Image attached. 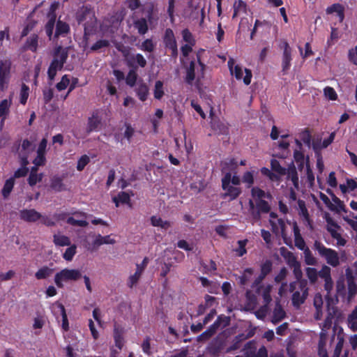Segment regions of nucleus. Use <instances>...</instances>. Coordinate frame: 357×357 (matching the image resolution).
<instances>
[{
	"label": "nucleus",
	"mask_w": 357,
	"mask_h": 357,
	"mask_svg": "<svg viewBox=\"0 0 357 357\" xmlns=\"http://www.w3.org/2000/svg\"><path fill=\"white\" fill-rule=\"evenodd\" d=\"M326 13L328 15L335 14L340 22H342L344 17V7L340 3H334L328 7L326 10Z\"/></svg>",
	"instance_id": "aec40b11"
},
{
	"label": "nucleus",
	"mask_w": 357,
	"mask_h": 357,
	"mask_svg": "<svg viewBox=\"0 0 357 357\" xmlns=\"http://www.w3.org/2000/svg\"><path fill=\"white\" fill-rule=\"evenodd\" d=\"M52 310L56 318H58L59 315L63 317L66 314L64 306L58 302L52 305Z\"/></svg>",
	"instance_id": "79ce46f5"
},
{
	"label": "nucleus",
	"mask_w": 357,
	"mask_h": 357,
	"mask_svg": "<svg viewBox=\"0 0 357 357\" xmlns=\"http://www.w3.org/2000/svg\"><path fill=\"white\" fill-rule=\"evenodd\" d=\"M53 241L54 244L58 246H68L71 243V241L68 236L60 234L54 235Z\"/></svg>",
	"instance_id": "c756f323"
},
{
	"label": "nucleus",
	"mask_w": 357,
	"mask_h": 357,
	"mask_svg": "<svg viewBox=\"0 0 357 357\" xmlns=\"http://www.w3.org/2000/svg\"><path fill=\"white\" fill-rule=\"evenodd\" d=\"M69 31V26L68 24L61 21H58L56 24V35L64 34Z\"/></svg>",
	"instance_id": "603ef678"
},
{
	"label": "nucleus",
	"mask_w": 357,
	"mask_h": 357,
	"mask_svg": "<svg viewBox=\"0 0 357 357\" xmlns=\"http://www.w3.org/2000/svg\"><path fill=\"white\" fill-rule=\"evenodd\" d=\"M229 323V319L226 317H218L217 320L210 326V328L202 333L199 337L198 340H206L211 337L216 331L220 328L226 326Z\"/></svg>",
	"instance_id": "39448f33"
},
{
	"label": "nucleus",
	"mask_w": 357,
	"mask_h": 357,
	"mask_svg": "<svg viewBox=\"0 0 357 357\" xmlns=\"http://www.w3.org/2000/svg\"><path fill=\"white\" fill-rule=\"evenodd\" d=\"M272 289L273 286L270 284H263L256 289L257 294L262 296L265 305H268L272 301L271 296Z\"/></svg>",
	"instance_id": "dca6fc26"
},
{
	"label": "nucleus",
	"mask_w": 357,
	"mask_h": 357,
	"mask_svg": "<svg viewBox=\"0 0 357 357\" xmlns=\"http://www.w3.org/2000/svg\"><path fill=\"white\" fill-rule=\"evenodd\" d=\"M114 202L116 204V206H119V203L127 204L130 202V196L127 192H121L117 197L113 198Z\"/></svg>",
	"instance_id": "a19ab883"
},
{
	"label": "nucleus",
	"mask_w": 357,
	"mask_h": 357,
	"mask_svg": "<svg viewBox=\"0 0 357 357\" xmlns=\"http://www.w3.org/2000/svg\"><path fill=\"white\" fill-rule=\"evenodd\" d=\"M196 63L191 61L189 67L187 68V73L185 80L188 84H192V82L196 79L195 75Z\"/></svg>",
	"instance_id": "473e14b6"
},
{
	"label": "nucleus",
	"mask_w": 357,
	"mask_h": 357,
	"mask_svg": "<svg viewBox=\"0 0 357 357\" xmlns=\"http://www.w3.org/2000/svg\"><path fill=\"white\" fill-rule=\"evenodd\" d=\"M314 305L316 308V312L314 317L316 319H320L322 317V305L323 299L322 296L319 294H317L314 298Z\"/></svg>",
	"instance_id": "a878e982"
},
{
	"label": "nucleus",
	"mask_w": 357,
	"mask_h": 357,
	"mask_svg": "<svg viewBox=\"0 0 357 357\" xmlns=\"http://www.w3.org/2000/svg\"><path fill=\"white\" fill-rule=\"evenodd\" d=\"M28 163L29 162L26 158L22 159V166L15 172L13 177L14 179L15 178H20L26 175L28 173V169L26 167V166L28 165Z\"/></svg>",
	"instance_id": "4c0bfd02"
},
{
	"label": "nucleus",
	"mask_w": 357,
	"mask_h": 357,
	"mask_svg": "<svg viewBox=\"0 0 357 357\" xmlns=\"http://www.w3.org/2000/svg\"><path fill=\"white\" fill-rule=\"evenodd\" d=\"M61 64L57 63V61H52L48 69V77L50 81H52L54 79V77L56 75V72L61 70Z\"/></svg>",
	"instance_id": "c9c22d12"
},
{
	"label": "nucleus",
	"mask_w": 357,
	"mask_h": 357,
	"mask_svg": "<svg viewBox=\"0 0 357 357\" xmlns=\"http://www.w3.org/2000/svg\"><path fill=\"white\" fill-rule=\"evenodd\" d=\"M20 218L26 222H34L42 218V215L34 209H24L20 212Z\"/></svg>",
	"instance_id": "2eb2a0df"
},
{
	"label": "nucleus",
	"mask_w": 357,
	"mask_h": 357,
	"mask_svg": "<svg viewBox=\"0 0 357 357\" xmlns=\"http://www.w3.org/2000/svg\"><path fill=\"white\" fill-rule=\"evenodd\" d=\"M50 187L55 191L60 192L65 189L62 178L54 176L51 178Z\"/></svg>",
	"instance_id": "2f4dec72"
},
{
	"label": "nucleus",
	"mask_w": 357,
	"mask_h": 357,
	"mask_svg": "<svg viewBox=\"0 0 357 357\" xmlns=\"http://www.w3.org/2000/svg\"><path fill=\"white\" fill-rule=\"evenodd\" d=\"M29 97V87L23 84L20 91V102L24 105Z\"/></svg>",
	"instance_id": "e2e57ef3"
},
{
	"label": "nucleus",
	"mask_w": 357,
	"mask_h": 357,
	"mask_svg": "<svg viewBox=\"0 0 357 357\" xmlns=\"http://www.w3.org/2000/svg\"><path fill=\"white\" fill-rule=\"evenodd\" d=\"M101 125V116L99 112H93L91 116L88 119L86 132L87 134L91 132H96L99 130Z\"/></svg>",
	"instance_id": "9b49d317"
},
{
	"label": "nucleus",
	"mask_w": 357,
	"mask_h": 357,
	"mask_svg": "<svg viewBox=\"0 0 357 357\" xmlns=\"http://www.w3.org/2000/svg\"><path fill=\"white\" fill-rule=\"evenodd\" d=\"M269 222L273 231L276 234L280 233L282 236L284 238L287 236L284 221L282 219L277 218V215L272 212L270 213Z\"/></svg>",
	"instance_id": "1a4fd4ad"
},
{
	"label": "nucleus",
	"mask_w": 357,
	"mask_h": 357,
	"mask_svg": "<svg viewBox=\"0 0 357 357\" xmlns=\"http://www.w3.org/2000/svg\"><path fill=\"white\" fill-rule=\"evenodd\" d=\"M37 168L32 167L31 169L30 175L29 176L28 182L31 186L36 185L37 183L42 181L43 178V174H38Z\"/></svg>",
	"instance_id": "c85d7f7f"
},
{
	"label": "nucleus",
	"mask_w": 357,
	"mask_h": 357,
	"mask_svg": "<svg viewBox=\"0 0 357 357\" xmlns=\"http://www.w3.org/2000/svg\"><path fill=\"white\" fill-rule=\"evenodd\" d=\"M298 213L301 216H302L305 221L309 222V214L307 210L305 207V202L302 200H298Z\"/></svg>",
	"instance_id": "49530a36"
},
{
	"label": "nucleus",
	"mask_w": 357,
	"mask_h": 357,
	"mask_svg": "<svg viewBox=\"0 0 357 357\" xmlns=\"http://www.w3.org/2000/svg\"><path fill=\"white\" fill-rule=\"evenodd\" d=\"M70 84V79L68 75H63L61 78V80L57 83L56 87L59 91H63L66 89L68 86Z\"/></svg>",
	"instance_id": "bf43d9fd"
},
{
	"label": "nucleus",
	"mask_w": 357,
	"mask_h": 357,
	"mask_svg": "<svg viewBox=\"0 0 357 357\" xmlns=\"http://www.w3.org/2000/svg\"><path fill=\"white\" fill-rule=\"evenodd\" d=\"M94 239L91 243V247L93 249H97L102 245H114L116 243L114 236L109 234L107 236H102L100 234H93Z\"/></svg>",
	"instance_id": "9d476101"
},
{
	"label": "nucleus",
	"mask_w": 357,
	"mask_h": 357,
	"mask_svg": "<svg viewBox=\"0 0 357 357\" xmlns=\"http://www.w3.org/2000/svg\"><path fill=\"white\" fill-rule=\"evenodd\" d=\"M324 94L326 98L331 100H335L337 98V93L331 86H326L324 89Z\"/></svg>",
	"instance_id": "8fccbe9b"
},
{
	"label": "nucleus",
	"mask_w": 357,
	"mask_h": 357,
	"mask_svg": "<svg viewBox=\"0 0 357 357\" xmlns=\"http://www.w3.org/2000/svg\"><path fill=\"white\" fill-rule=\"evenodd\" d=\"M331 204L329 206V209L335 212L345 211L344 204L338 197L332 195Z\"/></svg>",
	"instance_id": "bb28decb"
},
{
	"label": "nucleus",
	"mask_w": 357,
	"mask_h": 357,
	"mask_svg": "<svg viewBox=\"0 0 357 357\" xmlns=\"http://www.w3.org/2000/svg\"><path fill=\"white\" fill-rule=\"evenodd\" d=\"M142 273L143 271H142V269L136 267L135 273L133 275H131L128 280V285L130 287H132L136 285L141 278Z\"/></svg>",
	"instance_id": "e433bc0d"
},
{
	"label": "nucleus",
	"mask_w": 357,
	"mask_h": 357,
	"mask_svg": "<svg viewBox=\"0 0 357 357\" xmlns=\"http://www.w3.org/2000/svg\"><path fill=\"white\" fill-rule=\"evenodd\" d=\"M82 278V273L78 269L63 268L54 275V283L59 287H63L65 282H75Z\"/></svg>",
	"instance_id": "f03ea898"
},
{
	"label": "nucleus",
	"mask_w": 357,
	"mask_h": 357,
	"mask_svg": "<svg viewBox=\"0 0 357 357\" xmlns=\"http://www.w3.org/2000/svg\"><path fill=\"white\" fill-rule=\"evenodd\" d=\"M319 276L325 280H329L331 277V268L328 266H323L319 272H318Z\"/></svg>",
	"instance_id": "680f3d73"
},
{
	"label": "nucleus",
	"mask_w": 357,
	"mask_h": 357,
	"mask_svg": "<svg viewBox=\"0 0 357 357\" xmlns=\"http://www.w3.org/2000/svg\"><path fill=\"white\" fill-rule=\"evenodd\" d=\"M233 8H234V15L232 16L233 18H235L236 17L243 15V14L246 15L247 12H248L246 3L241 0L236 1L234 3Z\"/></svg>",
	"instance_id": "b1692460"
},
{
	"label": "nucleus",
	"mask_w": 357,
	"mask_h": 357,
	"mask_svg": "<svg viewBox=\"0 0 357 357\" xmlns=\"http://www.w3.org/2000/svg\"><path fill=\"white\" fill-rule=\"evenodd\" d=\"M243 182L250 188L254 183V176L252 172H247L243 176Z\"/></svg>",
	"instance_id": "69168bd1"
},
{
	"label": "nucleus",
	"mask_w": 357,
	"mask_h": 357,
	"mask_svg": "<svg viewBox=\"0 0 357 357\" xmlns=\"http://www.w3.org/2000/svg\"><path fill=\"white\" fill-rule=\"evenodd\" d=\"M54 270L48 266H43L35 273V277L38 280L47 279L53 274Z\"/></svg>",
	"instance_id": "cd10ccee"
},
{
	"label": "nucleus",
	"mask_w": 357,
	"mask_h": 357,
	"mask_svg": "<svg viewBox=\"0 0 357 357\" xmlns=\"http://www.w3.org/2000/svg\"><path fill=\"white\" fill-rule=\"evenodd\" d=\"M280 48L283 50L282 58V71L284 74H287L291 66V49L286 41H283L280 45Z\"/></svg>",
	"instance_id": "6e6552de"
},
{
	"label": "nucleus",
	"mask_w": 357,
	"mask_h": 357,
	"mask_svg": "<svg viewBox=\"0 0 357 357\" xmlns=\"http://www.w3.org/2000/svg\"><path fill=\"white\" fill-rule=\"evenodd\" d=\"M76 245H73L71 246H70L69 248H68L66 249V250L65 251V252L63 253V257L66 260V261H71L74 257V255H75L76 253Z\"/></svg>",
	"instance_id": "3c124183"
},
{
	"label": "nucleus",
	"mask_w": 357,
	"mask_h": 357,
	"mask_svg": "<svg viewBox=\"0 0 357 357\" xmlns=\"http://www.w3.org/2000/svg\"><path fill=\"white\" fill-rule=\"evenodd\" d=\"M68 58V50L59 46L55 51L54 59L52 61H57L58 64H61V68H63L64 63Z\"/></svg>",
	"instance_id": "412c9836"
},
{
	"label": "nucleus",
	"mask_w": 357,
	"mask_h": 357,
	"mask_svg": "<svg viewBox=\"0 0 357 357\" xmlns=\"http://www.w3.org/2000/svg\"><path fill=\"white\" fill-rule=\"evenodd\" d=\"M137 74L136 73V72L133 70H130L126 78V84L128 86L133 87L134 86H136V84L137 82Z\"/></svg>",
	"instance_id": "a18cd8bd"
},
{
	"label": "nucleus",
	"mask_w": 357,
	"mask_h": 357,
	"mask_svg": "<svg viewBox=\"0 0 357 357\" xmlns=\"http://www.w3.org/2000/svg\"><path fill=\"white\" fill-rule=\"evenodd\" d=\"M94 17L93 12L88 7L81 8L77 13V20L79 23L87 20L88 19L92 20Z\"/></svg>",
	"instance_id": "4be33fe9"
},
{
	"label": "nucleus",
	"mask_w": 357,
	"mask_h": 357,
	"mask_svg": "<svg viewBox=\"0 0 357 357\" xmlns=\"http://www.w3.org/2000/svg\"><path fill=\"white\" fill-rule=\"evenodd\" d=\"M134 26L137 29L138 33L141 35H144L148 31L147 21L144 18L135 20L134 22Z\"/></svg>",
	"instance_id": "7c9ffc66"
},
{
	"label": "nucleus",
	"mask_w": 357,
	"mask_h": 357,
	"mask_svg": "<svg viewBox=\"0 0 357 357\" xmlns=\"http://www.w3.org/2000/svg\"><path fill=\"white\" fill-rule=\"evenodd\" d=\"M305 271L307 277L310 281L312 283L315 282L317 280L319 276L317 271L314 268H307Z\"/></svg>",
	"instance_id": "6e6d98bb"
},
{
	"label": "nucleus",
	"mask_w": 357,
	"mask_h": 357,
	"mask_svg": "<svg viewBox=\"0 0 357 357\" xmlns=\"http://www.w3.org/2000/svg\"><path fill=\"white\" fill-rule=\"evenodd\" d=\"M11 63L9 61H2L0 62V90L5 91L10 78Z\"/></svg>",
	"instance_id": "423d86ee"
},
{
	"label": "nucleus",
	"mask_w": 357,
	"mask_h": 357,
	"mask_svg": "<svg viewBox=\"0 0 357 357\" xmlns=\"http://www.w3.org/2000/svg\"><path fill=\"white\" fill-rule=\"evenodd\" d=\"M151 223L153 227H160L165 230L168 229L172 226L171 222L164 220L160 217L156 215L151 218Z\"/></svg>",
	"instance_id": "393cba45"
},
{
	"label": "nucleus",
	"mask_w": 357,
	"mask_h": 357,
	"mask_svg": "<svg viewBox=\"0 0 357 357\" xmlns=\"http://www.w3.org/2000/svg\"><path fill=\"white\" fill-rule=\"evenodd\" d=\"M89 161L90 158L88 155H84L81 156L77 162V169L78 171H82L86 167V165L89 162Z\"/></svg>",
	"instance_id": "13d9d810"
},
{
	"label": "nucleus",
	"mask_w": 357,
	"mask_h": 357,
	"mask_svg": "<svg viewBox=\"0 0 357 357\" xmlns=\"http://www.w3.org/2000/svg\"><path fill=\"white\" fill-rule=\"evenodd\" d=\"M164 42L166 47L171 50L172 55L176 56L177 55V44L174 32L171 29H167L165 30Z\"/></svg>",
	"instance_id": "f8f14e48"
},
{
	"label": "nucleus",
	"mask_w": 357,
	"mask_h": 357,
	"mask_svg": "<svg viewBox=\"0 0 357 357\" xmlns=\"http://www.w3.org/2000/svg\"><path fill=\"white\" fill-rule=\"evenodd\" d=\"M246 243V240L238 241V248L236 250V252L239 257H241L246 253V249L245 248Z\"/></svg>",
	"instance_id": "338daca9"
},
{
	"label": "nucleus",
	"mask_w": 357,
	"mask_h": 357,
	"mask_svg": "<svg viewBox=\"0 0 357 357\" xmlns=\"http://www.w3.org/2000/svg\"><path fill=\"white\" fill-rule=\"evenodd\" d=\"M284 311L279 304H277L273 311L272 321L274 324H276L280 321L284 317Z\"/></svg>",
	"instance_id": "72a5a7b5"
},
{
	"label": "nucleus",
	"mask_w": 357,
	"mask_h": 357,
	"mask_svg": "<svg viewBox=\"0 0 357 357\" xmlns=\"http://www.w3.org/2000/svg\"><path fill=\"white\" fill-rule=\"evenodd\" d=\"M252 198L258 199V198H268L269 195L266 193L264 190L260 189L258 187L252 188L251 190Z\"/></svg>",
	"instance_id": "de8ad7c7"
},
{
	"label": "nucleus",
	"mask_w": 357,
	"mask_h": 357,
	"mask_svg": "<svg viewBox=\"0 0 357 357\" xmlns=\"http://www.w3.org/2000/svg\"><path fill=\"white\" fill-rule=\"evenodd\" d=\"M257 348L253 342L246 344L243 356H236V357H268V351L264 346H261L256 353Z\"/></svg>",
	"instance_id": "0eeeda50"
},
{
	"label": "nucleus",
	"mask_w": 357,
	"mask_h": 357,
	"mask_svg": "<svg viewBox=\"0 0 357 357\" xmlns=\"http://www.w3.org/2000/svg\"><path fill=\"white\" fill-rule=\"evenodd\" d=\"M229 71L232 75H234L237 79H243L245 84L248 85L251 82L252 73L247 68H243L239 65H235L234 60L229 59L228 61Z\"/></svg>",
	"instance_id": "20e7f679"
},
{
	"label": "nucleus",
	"mask_w": 357,
	"mask_h": 357,
	"mask_svg": "<svg viewBox=\"0 0 357 357\" xmlns=\"http://www.w3.org/2000/svg\"><path fill=\"white\" fill-rule=\"evenodd\" d=\"M12 105V96H10L9 98L4 99L0 102V119H1V124L3 123V121L7 118L8 115L10 112V108Z\"/></svg>",
	"instance_id": "a211bd4d"
},
{
	"label": "nucleus",
	"mask_w": 357,
	"mask_h": 357,
	"mask_svg": "<svg viewBox=\"0 0 357 357\" xmlns=\"http://www.w3.org/2000/svg\"><path fill=\"white\" fill-rule=\"evenodd\" d=\"M212 128L218 130L221 134H227L228 132V126L226 123L223 121H213L212 122Z\"/></svg>",
	"instance_id": "ea45409f"
},
{
	"label": "nucleus",
	"mask_w": 357,
	"mask_h": 357,
	"mask_svg": "<svg viewBox=\"0 0 357 357\" xmlns=\"http://www.w3.org/2000/svg\"><path fill=\"white\" fill-rule=\"evenodd\" d=\"M253 269L251 268H246L242 275L239 278L240 282L241 284H245L248 281L250 280L251 276L253 274Z\"/></svg>",
	"instance_id": "864d4df0"
},
{
	"label": "nucleus",
	"mask_w": 357,
	"mask_h": 357,
	"mask_svg": "<svg viewBox=\"0 0 357 357\" xmlns=\"http://www.w3.org/2000/svg\"><path fill=\"white\" fill-rule=\"evenodd\" d=\"M204 65L200 62L199 60L196 63L195 75L197 79H200L204 77Z\"/></svg>",
	"instance_id": "052dcab7"
},
{
	"label": "nucleus",
	"mask_w": 357,
	"mask_h": 357,
	"mask_svg": "<svg viewBox=\"0 0 357 357\" xmlns=\"http://www.w3.org/2000/svg\"><path fill=\"white\" fill-rule=\"evenodd\" d=\"M135 90L140 100L144 101L146 100L149 94V87L142 79L137 81Z\"/></svg>",
	"instance_id": "6ab92c4d"
},
{
	"label": "nucleus",
	"mask_w": 357,
	"mask_h": 357,
	"mask_svg": "<svg viewBox=\"0 0 357 357\" xmlns=\"http://www.w3.org/2000/svg\"><path fill=\"white\" fill-rule=\"evenodd\" d=\"M55 20H54V16H52V18L48 19V22L45 26L46 33L50 38H51L53 33Z\"/></svg>",
	"instance_id": "0e129e2a"
},
{
	"label": "nucleus",
	"mask_w": 357,
	"mask_h": 357,
	"mask_svg": "<svg viewBox=\"0 0 357 357\" xmlns=\"http://www.w3.org/2000/svg\"><path fill=\"white\" fill-rule=\"evenodd\" d=\"M304 260L306 264L314 266L317 264V259L313 256L309 248L303 251Z\"/></svg>",
	"instance_id": "37998d69"
},
{
	"label": "nucleus",
	"mask_w": 357,
	"mask_h": 357,
	"mask_svg": "<svg viewBox=\"0 0 357 357\" xmlns=\"http://www.w3.org/2000/svg\"><path fill=\"white\" fill-rule=\"evenodd\" d=\"M271 165L272 169L279 175L282 176L286 174V169L282 167L278 160L273 159L271 162Z\"/></svg>",
	"instance_id": "09e8293b"
},
{
	"label": "nucleus",
	"mask_w": 357,
	"mask_h": 357,
	"mask_svg": "<svg viewBox=\"0 0 357 357\" xmlns=\"http://www.w3.org/2000/svg\"><path fill=\"white\" fill-rule=\"evenodd\" d=\"M241 183L240 178L235 173L233 176L230 172L225 174L222 178V186L225 191V196L230 197V199H236L241 193V189L238 185Z\"/></svg>",
	"instance_id": "f257e3e1"
},
{
	"label": "nucleus",
	"mask_w": 357,
	"mask_h": 357,
	"mask_svg": "<svg viewBox=\"0 0 357 357\" xmlns=\"http://www.w3.org/2000/svg\"><path fill=\"white\" fill-rule=\"evenodd\" d=\"M288 224L290 225L292 227L294 236V243L295 245L301 250L304 251L308 248L305 245V242L303 237L301 235L300 229L298 227V225L296 222H288Z\"/></svg>",
	"instance_id": "4468645a"
},
{
	"label": "nucleus",
	"mask_w": 357,
	"mask_h": 357,
	"mask_svg": "<svg viewBox=\"0 0 357 357\" xmlns=\"http://www.w3.org/2000/svg\"><path fill=\"white\" fill-rule=\"evenodd\" d=\"M286 174L287 175V178L291 180L294 188L296 190L299 189V180L297 174V172L295 166L292 164L291 166L286 169Z\"/></svg>",
	"instance_id": "5701e85b"
},
{
	"label": "nucleus",
	"mask_w": 357,
	"mask_h": 357,
	"mask_svg": "<svg viewBox=\"0 0 357 357\" xmlns=\"http://www.w3.org/2000/svg\"><path fill=\"white\" fill-rule=\"evenodd\" d=\"M154 98L160 100L164 95L163 83L161 81H156L153 91Z\"/></svg>",
	"instance_id": "c03bdc74"
},
{
	"label": "nucleus",
	"mask_w": 357,
	"mask_h": 357,
	"mask_svg": "<svg viewBox=\"0 0 357 357\" xmlns=\"http://www.w3.org/2000/svg\"><path fill=\"white\" fill-rule=\"evenodd\" d=\"M14 184H15L14 178H10L6 181L5 184H4L2 191H1L2 195L3 196L4 198H7L9 196L10 192L12 191V190L13 188Z\"/></svg>",
	"instance_id": "f704fd0d"
},
{
	"label": "nucleus",
	"mask_w": 357,
	"mask_h": 357,
	"mask_svg": "<svg viewBox=\"0 0 357 357\" xmlns=\"http://www.w3.org/2000/svg\"><path fill=\"white\" fill-rule=\"evenodd\" d=\"M305 167L307 181L308 182L309 186L312 187L314 184V176L312 169L310 167L309 162H306V166Z\"/></svg>",
	"instance_id": "4d7b16f0"
},
{
	"label": "nucleus",
	"mask_w": 357,
	"mask_h": 357,
	"mask_svg": "<svg viewBox=\"0 0 357 357\" xmlns=\"http://www.w3.org/2000/svg\"><path fill=\"white\" fill-rule=\"evenodd\" d=\"M296 143L298 146V149L294 152V158L298 164L299 169L302 170L306 166V162H308V160L305 159L304 154L301 151V143L297 139L296 140Z\"/></svg>",
	"instance_id": "f3484780"
},
{
	"label": "nucleus",
	"mask_w": 357,
	"mask_h": 357,
	"mask_svg": "<svg viewBox=\"0 0 357 357\" xmlns=\"http://www.w3.org/2000/svg\"><path fill=\"white\" fill-rule=\"evenodd\" d=\"M155 48V44L151 39L145 40L140 46V49L143 51L151 52Z\"/></svg>",
	"instance_id": "5fc2aeb1"
},
{
	"label": "nucleus",
	"mask_w": 357,
	"mask_h": 357,
	"mask_svg": "<svg viewBox=\"0 0 357 357\" xmlns=\"http://www.w3.org/2000/svg\"><path fill=\"white\" fill-rule=\"evenodd\" d=\"M314 247L319 255L326 259L327 264L333 267H336L340 264V258L335 250L325 247L319 241L314 242Z\"/></svg>",
	"instance_id": "7ed1b4c3"
},
{
	"label": "nucleus",
	"mask_w": 357,
	"mask_h": 357,
	"mask_svg": "<svg viewBox=\"0 0 357 357\" xmlns=\"http://www.w3.org/2000/svg\"><path fill=\"white\" fill-rule=\"evenodd\" d=\"M271 207L268 203L264 199L262 202H259L253 210H250L252 218L257 221L261 218V213H266L270 211Z\"/></svg>",
	"instance_id": "ddd939ff"
},
{
	"label": "nucleus",
	"mask_w": 357,
	"mask_h": 357,
	"mask_svg": "<svg viewBox=\"0 0 357 357\" xmlns=\"http://www.w3.org/2000/svg\"><path fill=\"white\" fill-rule=\"evenodd\" d=\"M348 57L349 61L355 65H357V45L349 50Z\"/></svg>",
	"instance_id": "774afa93"
},
{
	"label": "nucleus",
	"mask_w": 357,
	"mask_h": 357,
	"mask_svg": "<svg viewBox=\"0 0 357 357\" xmlns=\"http://www.w3.org/2000/svg\"><path fill=\"white\" fill-rule=\"evenodd\" d=\"M326 228L328 232L331 234V236L335 235V234L338 232L340 229V227L330 217L326 218Z\"/></svg>",
	"instance_id": "58836bf2"
}]
</instances>
